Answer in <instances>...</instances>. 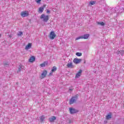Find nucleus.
<instances>
[{"label":"nucleus","instance_id":"nucleus-1","mask_svg":"<svg viewBox=\"0 0 124 124\" xmlns=\"http://www.w3.org/2000/svg\"><path fill=\"white\" fill-rule=\"evenodd\" d=\"M78 99V94H77L75 96L72 97L69 101L70 105H71V104H73V103H74L75 102H77Z\"/></svg>","mask_w":124,"mask_h":124},{"label":"nucleus","instance_id":"nucleus-2","mask_svg":"<svg viewBox=\"0 0 124 124\" xmlns=\"http://www.w3.org/2000/svg\"><path fill=\"white\" fill-rule=\"evenodd\" d=\"M90 37V34H86L80 36L79 37H78L76 38V40H78L79 39H88Z\"/></svg>","mask_w":124,"mask_h":124},{"label":"nucleus","instance_id":"nucleus-3","mask_svg":"<svg viewBox=\"0 0 124 124\" xmlns=\"http://www.w3.org/2000/svg\"><path fill=\"white\" fill-rule=\"evenodd\" d=\"M40 19H43L44 22H48L49 20V16H46L44 14H43L40 16Z\"/></svg>","mask_w":124,"mask_h":124},{"label":"nucleus","instance_id":"nucleus-4","mask_svg":"<svg viewBox=\"0 0 124 124\" xmlns=\"http://www.w3.org/2000/svg\"><path fill=\"white\" fill-rule=\"evenodd\" d=\"M69 110L70 114L72 115H73V114H76V113H78L79 112L78 110L73 108H69Z\"/></svg>","mask_w":124,"mask_h":124},{"label":"nucleus","instance_id":"nucleus-5","mask_svg":"<svg viewBox=\"0 0 124 124\" xmlns=\"http://www.w3.org/2000/svg\"><path fill=\"white\" fill-rule=\"evenodd\" d=\"M56 33H55V32H54V31H51L49 35V37L50 39H55V37H56Z\"/></svg>","mask_w":124,"mask_h":124},{"label":"nucleus","instance_id":"nucleus-6","mask_svg":"<svg viewBox=\"0 0 124 124\" xmlns=\"http://www.w3.org/2000/svg\"><path fill=\"white\" fill-rule=\"evenodd\" d=\"M73 63H75L76 64H78V63H80L81 62H82L81 59H78V58H75L73 61Z\"/></svg>","mask_w":124,"mask_h":124},{"label":"nucleus","instance_id":"nucleus-7","mask_svg":"<svg viewBox=\"0 0 124 124\" xmlns=\"http://www.w3.org/2000/svg\"><path fill=\"white\" fill-rule=\"evenodd\" d=\"M21 17H25L29 16V12L27 11L21 12L20 13Z\"/></svg>","mask_w":124,"mask_h":124},{"label":"nucleus","instance_id":"nucleus-8","mask_svg":"<svg viewBox=\"0 0 124 124\" xmlns=\"http://www.w3.org/2000/svg\"><path fill=\"white\" fill-rule=\"evenodd\" d=\"M73 63L72 62V61H70L69 63H68L67 64V67L68 68H74L75 67V66L73 64Z\"/></svg>","mask_w":124,"mask_h":124},{"label":"nucleus","instance_id":"nucleus-9","mask_svg":"<svg viewBox=\"0 0 124 124\" xmlns=\"http://www.w3.org/2000/svg\"><path fill=\"white\" fill-rule=\"evenodd\" d=\"M24 69V66L22 64H20L18 66V69L17 70V73H20L22 70Z\"/></svg>","mask_w":124,"mask_h":124},{"label":"nucleus","instance_id":"nucleus-10","mask_svg":"<svg viewBox=\"0 0 124 124\" xmlns=\"http://www.w3.org/2000/svg\"><path fill=\"white\" fill-rule=\"evenodd\" d=\"M57 119V117L55 116H51L49 119H48V122L50 123H54L55 120Z\"/></svg>","mask_w":124,"mask_h":124},{"label":"nucleus","instance_id":"nucleus-11","mask_svg":"<svg viewBox=\"0 0 124 124\" xmlns=\"http://www.w3.org/2000/svg\"><path fill=\"white\" fill-rule=\"evenodd\" d=\"M46 75H47V71L46 70H44L43 73L41 74L42 79H43L44 78H45V77H46Z\"/></svg>","mask_w":124,"mask_h":124},{"label":"nucleus","instance_id":"nucleus-12","mask_svg":"<svg viewBox=\"0 0 124 124\" xmlns=\"http://www.w3.org/2000/svg\"><path fill=\"white\" fill-rule=\"evenodd\" d=\"M82 70L80 69L79 71L77 73L75 78H79L80 76H81V74H82Z\"/></svg>","mask_w":124,"mask_h":124},{"label":"nucleus","instance_id":"nucleus-13","mask_svg":"<svg viewBox=\"0 0 124 124\" xmlns=\"http://www.w3.org/2000/svg\"><path fill=\"white\" fill-rule=\"evenodd\" d=\"M112 118V112H109L106 116V120H110V119Z\"/></svg>","mask_w":124,"mask_h":124},{"label":"nucleus","instance_id":"nucleus-14","mask_svg":"<svg viewBox=\"0 0 124 124\" xmlns=\"http://www.w3.org/2000/svg\"><path fill=\"white\" fill-rule=\"evenodd\" d=\"M31 43H28V44L25 47V50H29L31 48Z\"/></svg>","mask_w":124,"mask_h":124},{"label":"nucleus","instance_id":"nucleus-15","mask_svg":"<svg viewBox=\"0 0 124 124\" xmlns=\"http://www.w3.org/2000/svg\"><path fill=\"white\" fill-rule=\"evenodd\" d=\"M35 61V57L34 56H31L29 59L30 62H33Z\"/></svg>","mask_w":124,"mask_h":124},{"label":"nucleus","instance_id":"nucleus-16","mask_svg":"<svg viewBox=\"0 0 124 124\" xmlns=\"http://www.w3.org/2000/svg\"><path fill=\"white\" fill-rule=\"evenodd\" d=\"M45 65H48V61L44 62L43 63L40 64L41 67H44Z\"/></svg>","mask_w":124,"mask_h":124},{"label":"nucleus","instance_id":"nucleus-17","mask_svg":"<svg viewBox=\"0 0 124 124\" xmlns=\"http://www.w3.org/2000/svg\"><path fill=\"white\" fill-rule=\"evenodd\" d=\"M46 5H44L43 7H41L39 9V11L41 12V13H42V12L44 11V7H45Z\"/></svg>","mask_w":124,"mask_h":124},{"label":"nucleus","instance_id":"nucleus-18","mask_svg":"<svg viewBox=\"0 0 124 124\" xmlns=\"http://www.w3.org/2000/svg\"><path fill=\"white\" fill-rule=\"evenodd\" d=\"M97 25H100V26H102V27H103L104 26H105V24L104 23V22H97Z\"/></svg>","mask_w":124,"mask_h":124},{"label":"nucleus","instance_id":"nucleus-19","mask_svg":"<svg viewBox=\"0 0 124 124\" xmlns=\"http://www.w3.org/2000/svg\"><path fill=\"white\" fill-rule=\"evenodd\" d=\"M45 119V116L43 115H42L41 117H40V121L41 122H43L44 121V119Z\"/></svg>","mask_w":124,"mask_h":124},{"label":"nucleus","instance_id":"nucleus-20","mask_svg":"<svg viewBox=\"0 0 124 124\" xmlns=\"http://www.w3.org/2000/svg\"><path fill=\"white\" fill-rule=\"evenodd\" d=\"M57 71V67L56 66H53L51 69L52 72H55V71Z\"/></svg>","mask_w":124,"mask_h":124},{"label":"nucleus","instance_id":"nucleus-21","mask_svg":"<svg viewBox=\"0 0 124 124\" xmlns=\"http://www.w3.org/2000/svg\"><path fill=\"white\" fill-rule=\"evenodd\" d=\"M3 65L4 67H8V66H9V64L8 62H3Z\"/></svg>","mask_w":124,"mask_h":124},{"label":"nucleus","instance_id":"nucleus-22","mask_svg":"<svg viewBox=\"0 0 124 124\" xmlns=\"http://www.w3.org/2000/svg\"><path fill=\"white\" fill-rule=\"evenodd\" d=\"M95 2H96V1H90L89 5L91 4V5H93V4H95Z\"/></svg>","mask_w":124,"mask_h":124},{"label":"nucleus","instance_id":"nucleus-23","mask_svg":"<svg viewBox=\"0 0 124 124\" xmlns=\"http://www.w3.org/2000/svg\"><path fill=\"white\" fill-rule=\"evenodd\" d=\"M76 55V56H78V57H81V56H82V53H81V52H77Z\"/></svg>","mask_w":124,"mask_h":124},{"label":"nucleus","instance_id":"nucleus-24","mask_svg":"<svg viewBox=\"0 0 124 124\" xmlns=\"http://www.w3.org/2000/svg\"><path fill=\"white\" fill-rule=\"evenodd\" d=\"M120 54H121V56H124V50H120Z\"/></svg>","mask_w":124,"mask_h":124},{"label":"nucleus","instance_id":"nucleus-25","mask_svg":"<svg viewBox=\"0 0 124 124\" xmlns=\"http://www.w3.org/2000/svg\"><path fill=\"white\" fill-rule=\"evenodd\" d=\"M23 35V32L19 31L18 33V36H21V35Z\"/></svg>","mask_w":124,"mask_h":124},{"label":"nucleus","instance_id":"nucleus-26","mask_svg":"<svg viewBox=\"0 0 124 124\" xmlns=\"http://www.w3.org/2000/svg\"><path fill=\"white\" fill-rule=\"evenodd\" d=\"M36 2L37 3H40V1H41V0H35Z\"/></svg>","mask_w":124,"mask_h":124},{"label":"nucleus","instance_id":"nucleus-27","mask_svg":"<svg viewBox=\"0 0 124 124\" xmlns=\"http://www.w3.org/2000/svg\"><path fill=\"white\" fill-rule=\"evenodd\" d=\"M116 54H117V55H120V54H121V51H117V52H116Z\"/></svg>","mask_w":124,"mask_h":124},{"label":"nucleus","instance_id":"nucleus-28","mask_svg":"<svg viewBox=\"0 0 124 124\" xmlns=\"http://www.w3.org/2000/svg\"><path fill=\"white\" fill-rule=\"evenodd\" d=\"M52 75H53V72H52L51 71L49 74V76H52Z\"/></svg>","mask_w":124,"mask_h":124},{"label":"nucleus","instance_id":"nucleus-29","mask_svg":"<svg viewBox=\"0 0 124 124\" xmlns=\"http://www.w3.org/2000/svg\"><path fill=\"white\" fill-rule=\"evenodd\" d=\"M9 37H10V38H11L12 37V34L9 35Z\"/></svg>","mask_w":124,"mask_h":124},{"label":"nucleus","instance_id":"nucleus-30","mask_svg":"<svg viewBox=\"0 0 124 124\" xmlns=\"http://www.w3.org/2000/svg\"><path fill=\"white\" fill-rule=\"evenodd\" d=\"M46 13L47 14H50V11L49 10H47V11H46Z\"/></svg>","mask_w":124,"mask_h":124},{"label":"nucleus","instance_id":"nucleus-31","mask_svg":"<svg viewBox=\"0 0 124 124\" xmlns=\"http://www.w3.org/2000/svg\"><path fill=\"white\" fill-rule=\"evenodd\" d=\"M69 91H73V89H69Z\"/></svg>","mask_w":124,"mask_h":124},{"label":"nucleus","instance_id":"nucleus-32","mask_svg":"<svg viewBox=\"0 0 124 124\" xmlns=\"http://www.w3.org/2000/svg\"><path fill=\"white\" fill-rule=\"evenodd\" d=\"M16 85H18V82H16Z\"/></svg>","mask_w":124,"mask_h":124},{"label":"nucleus","instance_id":"nucleus-33","mask_svg":"<svg viewBox=\"0 0 124 124\" xmlns=\"http://www.w3.org/2000/svg\"><path fill=\"white\" fill-rule=\"evenodd\" d=\"M84 63H86V61L84 62Z\"/></svg>","mask_w":124,"mask_h":124}]
</instances>
